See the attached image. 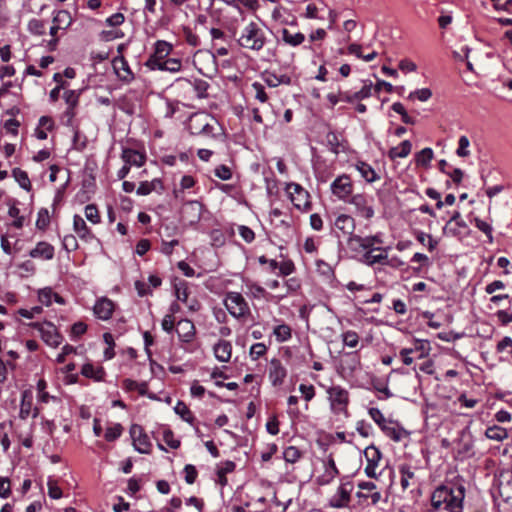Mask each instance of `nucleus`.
Here are the masks:
<instances>
[{
    "mask_svg": "<svg viewBox=\"0 0 512 512\" xmlns=\"http://www.w3.org/2000/svg\"><path fill=\"white\" fill-rule=\"evenodd\" d=\"M339 474V470H335V473L332 470L325 469L324 473L317 477L316 482L318 485L324 486L330 484L333 479Z\"/></svg>",
    "mask_w": 512,
    "mask_h": 512,
    "instance_id": "nucleus-55",
    "label": "nucleus"
},
{
    "mask_svg": "<svg viewBox=\"0 0 512 512\" xmlns=\"http://www.w3.org/2000/svg\"><path fill=\"white\" fill-rule=\"evenodd\" d=\"M381 430L386 436L396 442H399L405 435H407V431L404 428L391 420L387 421Z\"/></svg>",
    "mask_w": 512,
    "mask_h": 512,
    "instance_id": "nucleus-21",
    "label": "nucleus"
},
{
    "mask_svg": "<svg viewBox=\"0 0 512 512\" xmlns=\"http://www.w3.org/2000/svg\"><path fill=\"white\" fill-rule=\"evenodd\" d=\"M173 46L164 40H157L154 44V53L151 56L166 58L172 51Z\"/></svg>",
    "mask_w": 512,
    "mask_h": 512,
    "instance_id": "nucleus-34",
    "label": "nucleus"
},
{
    "mask_svg": "<svg viewBox=\"0 0 512 512\" xmlns=\"http://www.w3.org/2000/svg\"><path fill=\"white\" fill-rule=\"evenodd\" d=\"M122 432H123L122 425L119 423H116L110 427H107L105 434H104V438L108 442H113L121 436Z\"/></svg>",
    "mask_w": 512,
    "mask_h": 512,
    "instance_id": "nucleus-45",
    "label": "nucleus"
},
{
    "mask_svg": "<svg viewBox=\"0 0 512 512\" xmlns=\"http://www.w3.org/2000/svg\"><path fill=\"white\" fill-rule=\"evenodd\" d=\"M32 327L39 332L42 340L47 345H49L51 347H58L61 344L63 337L57 331L54 324H52L50 322H44V323L36 322V323L32 324Z\"/></svg>",
    "mask_w": 512,
    "mask_h": 512,
    "instance_id": "nucleus-5",
    "label": "nucleus"
},
{
    "mask_svg": "<svg viewBox=\"0 0 512 512\" xmlns=\"http://www.w3.org/2000/svg\"><path fill=\"white\" fill-rule=\"evenodd\" d=\"M465 488L462 485L451 488V495L446 501V509L449 512H462Z\"/></svg>",
    "mask_w": 512,
    "mask_h": 512,
    "instance_id": "nucleus-11",
    "label": "nucleus"
},
{
    "mask_svg": "<svg viewBox=\"0 0 512 512\" xmlns=\"http://www.w3.org/2000/svg\"><path fill=\"white\" fill-rule=\"evenodd\" d=\"M485 436L490 440L503 441L508 437V432L503 427L493 425L486 429Z\"/></svg>",
    "mask_w": 512,
    "mask_h": 512,
    "instance_id": "nucleus-33",
    "label": "nucleus"
},
{
    "mask_svg": "<svg viewBox=\"0 0 512 512\" xmlns=\"http://www.w3.org/2000/svg\"><path fill=\"white\" fill-rule=\"evenodd\" d=\"M359 240H361V236L356 235L354 233L348 236L347 247L349 248L350 251L355 253H360L361 251H363L362 243Z\"/></svg>",
    "mask_w": 512,
    "mask_h": 512,
    "instance_id": "nucleus-54",
    "label": "nucleus"
},
{
    "mask_svg": "<svg viewBox=\"0 0 512 512\" xmlns=\"http://www.w3.org/2000/svg\"><path fill=\"white\" fill-rule=\"evenodd\" d=\"M81 374L95 381H102L105 376L103 367H94L91 363H86L81 368Z\"/></svg>",
    "mask_w": 512,
    "mask_h": 512,
    "instance_id": "nucleus-29",
    "label": "nucleus"
},
{
    "mask_svg": "<svg viewBox=\"0 0 512 512\" xmlns=\"http://www.w3.org/2000/svg\"><path fill=\"white\" fill-rule=\"evenodd\" d=\"M82 90H67L64 92L63 98L67 104V108H74L79 104V97Z\"/></svg>",
    "mask_w": 512,
    "mask_h": 512,
    "instance_id": "nucleus-41",
    "label": "nucleus"
},
{
    "mask_svg": "<svg viewBox=\"0 0 512 512\" xmlns=\"http://www.w3.org/2000/svg\"><path fill=\"white\" fill-rule=\"evenodd\" d=\"M121 158L129 166L141 167L144 165L146 157L144 154L131 148H123Z\"/></svg>",
    "mask_w": 512,
    "mask_h": 512,
    "instance_id": "nucleus-17",
    "label": "nucleus"
},
{
    "mask_svg": "<svg viewBox=\"0 0 512 512\" xmlns=\"http://www.w3.org/2000/svg\"><path fill=\"white\" fill-rule=\"evenodd\" d=\"M264 82L269 87H277L281 84L290 85L292 80L291 77L283 74V75H276L274 73L265 72L263 75Z\"/></svg>",
    "mask_w": 512,
    "mask_h": 512,
    "instance_id": "nucleus-30",
    "label": "nucleus"
},
{
    "mask_svg": "<svg viewBox=\"0 0 512 512\" xmlns=\"http://www.w3.org/2000/svg\"><path fill=\"white\" fill-rule=\"evenodd\" d=\"M273 334L279 343H283L292 337V330L289 325L283 323L274 328Z\"/></svg>",
    "mask_w": 512,
    "mask_h": 512,
    "instance_id": "nucleus-38",
    "label": "nucleus"
},
{
    "mask_svg": "<svg viewBox=\"0 0 512 512\" xmlns=\"http://www.w3.org/2000/svg\"><path fill=\"white\" fill-rule=\"evenodd\" d=\"M33 393L30 389H26L21 393V403L19 417L23 420L27 419L32 412Z\"/></svg>",
    "mask_w": 512,
    "mask_h": 512,
    "instance_id": "nucleus-23",
    "label": "nucleus"
},
{
    "mask_svg": "<svg viewBox=\"0 0 512 512\" xmlns=\"http://www.w3.org/2000/svg\"><path fill=\"white\" fill-rule=\"evenodd\" d=\"M267 352V346L264 343L258 342L251 346L249 355L252 360H258L263 357Z\"/></svg>",
    "mask_w": 512,
    "mask_h": 512,
    "instance_id": "nucleus-50",
    "label": "nucleus"
},
{
    "mask_svg": "<svg viewBox=\"0 0 512 512\" xmlns=\"http://www.w3.org/2000/svg\"><path fill=\"white\" fill-rule=\"evenodd\" d=\"M176 333L181 342L190 343L195 338L196 328L191 320L185 318L177 323Z\"/></svg>",
    "mask_w": 512,
    "mask_h": 512,
    "instance_id": "nucleus-12",
    "label": "nucleus"
},
{
    "mask_svg": "<svg viewBox=\"0 0 512 512\" xmlns=\"http://www.w3.org/2000/svg\"><path fill=\"white\" fill-rule=\"evenodd\" d=\"M224 306L230 315L236 319L245 318L251 313L248 302L239 292H228L224 299Z\"/></svg>",
    "mask_w": 512,
    "mask_h": 512,
    "instance_id": "nucleus-2",
    "label": "nucleus"
},
{
    "mask_svg": "<svg viewBox=\"0 0 512 512\" xmlns=\"http://www.w3.org/2000/svg\"><path fill=\"white\" fill-rule=\"evenodd\" d=\"M12 175L21 188H23L26 191H30L32 189V185L27 172L23 171L20 168H14L12 170Z\"/></svg>",
    "mask_w": 512,
    "mask_h": 512,
    "instance_id": "nucleus-37",
    "label": "nucleus"
},
{
    "mask_svg": "<svg viewBox=\"0 0 512 512\" xmlns=\"http://www.w3.org/2000/svg\"><path fill=\"white\" fill-rule=\"evenodd\" d=\"M164 65V71L169 72H178L181 70L182 63L181 60L176 58H169L163 62Z\"/></svg>",
    "mask_w": 512,
    "mask_h": 512,
    "instance_id": "nucleus-61",
    "label": "nucleus"
},
{
    "mask_svg": "<svg viewBox=\"0 0 512 512\" xmlns=\"http://www.w3.org/2000/svg\"><path fill=\"white\" fill-rule=\"evenodd\" d=\"M85 217L93 224H98L100 222V215L96 205L88 204L85 207Z\"/></svg>",
    "mask_w": 512,
    "mask_h": 512,
    "instance_id": "nucleus-52",
    "label": "nucleus"
},
{
    "mask_svg": "<svg viewBox=\"0 0 512 512\" xmlns=\"http://www.w3.org/2000/svg\"><path fill=\"white\" fill-rule=\"evenodd\" d=\"M75 115H76V111L74 108H66V110L63 112L62 117H61L62 124L71 129L76 127L77 125H75V123H74Z\"/></svg>",
    "mask_w": 512,
    "mask_h": 512,
    "instance_id": "nucleus-53",
    "label": "nucleus"
},
{
    "mask_svg": "<svg viewBox=\"0 0 512 512\" xmlns=\"http://www.w3.org/2000/svg\"><path fill=\"white\" fill-rule=\"evenodd\" d=\"M368 413L380 429L387 423V420L378 408L372 407L368 410Z\"/></svg>",
    "mask_w": 512,
    "mask_h": 512,
    "instance_id": "nucleus-59",
    "label": "nucleus"
},
{
    "mask_svg": "<svg viewBox=\"0 0 512 512\" xmlns=\"http://www.w3.org/2000/svg\"><path fill=\"white\" fill-rule=\"evenodd\" d=\"M412 150V143L409 140H404L400 143L397 147H392L388 151V157L391 160H394L396 158H405L407 157Z\"/></svg>",
    "mask_w": 512,
    "mask_h": 512,
    "instance_id": "nucleus-27",
    "label": "nucleus"
},
{
    "mask_svg": "<svg viewBox=\"0 0 512 512\" xmlns=\"http://www.w3.org/2000/svg\"><path fill=\"white\" fill-rule=\"evenodd\" d=\"M73 228L81 239L92 238V232L87 226L85 220L80 215H74L73 217Z\"/></svg>",
    "mask_w": 512,
    "mask_h": 512,
    "instance_id": "nucleus-28",
    "label": "nucleus"
},
{
    "mask_svg": "<svg viewBox=\"0 0 512 512\" xmlns=\"http://www.w3.org/2000/svg\"><path fill=\"white\" fill-rule=\"evenodd\" d=\"M174 412L179 415L183 421L193 424L195 417L184 402L178 401L174 407Z\"/></svg>",
    "mask_w": 512,
    "mask_h": 512,
    "instance_id": "nucleus-36",
    "label": "nucleus"
},
{
    "mask_svg": "<svg viewBox=\"0 0 512 512\" xmlns=\"http://www.w3.org/2000/svg\"><path fill=\"white\" fill-rule=\"evenodd\" d=\"M112 65L120 81L125 83H131L134 80V74L131 71L129 64L127 60L124 58V56H116L112 60Z\"/></svg>",
    "mask_w": 512,
    "mask_h": 512,
    "instance_id": "nucleus-10",
    "label": "nucleus"
},
{
    "mask_svg": "<svg viewBox=\"0 0 512 512\" xmlns=\"http://www.w3.org/2000/svg\"><path fill=\"white\" fill-rule=\"evenodd\" d=\"M342 341L345 346L354 348L359 343V336L355 331L349 330L342 334Z\"/></svg>",
    "mask_w": 512,
    "mask_h": 512,
    "instance_id": "nucleus-51",
    "label": "nucleus"
},
{
    "mask_svg": "<svg viewBox=\"0 0 512 512\" xmlns=\"http://www.w3.org/2000/svg\"><path fill=\"white\" fill-rule=\"evenodd\" d=\"M332 411L335 414H347V406L349 403V394L346 389L341 386H332L327 390Z\"/></svg>",
    "mask_w": 512,
    "mask_h": 512,
    "instance_id": "nucleus-4",
    "label": "nucleus"
},
{
    "mask_svg": "<svg viewBox=\"0 0 512 512\" xmlns=\"http://www.w3.org/2000/svg\"><path fill=\"white\" fill-rule=\"evenodd\" d=\"M364 455L366 457L367 463H372V464H377V465L379 464V461L382 458L381 451L378 448H376L374 445H370V446L366 447V449L364 450Z\"/></svg>",
    "mask_w": 512,
    "mask_h": 512,
    "instance_id": "nucleus-43",
    "label": "nucleus"
},
{
    "mask_svg": "<svg viewBox=\"0 0 512 512\" xmlns=\"http://www.w3.org/2000/svg\"><path fill=\"white\" fill-rule=\"evenodd\" d=\"M472 222L480 231H482L487 236L488 242L492 243L493 242L492 226L489 223H487L486 221L480 219L479 217H474Z\"/></svg>",
    "mask_w": 512,
    "mask_h": 512,
    "instance_id": "nucleus-42",
    "label": "nucleus"
},
{
    "mask_svg": "<svg viewBox=\"0 0 512 512\" xmlns=\"http://www.w3.org/2000/svg\"><path fill=\"white\" fill-rule=\"evenodd\" d=\"M71 130L73 132V148L78 151H83L87 146V137L80 131L78 126L72 128Z\"/></svg>",
    "mask_w": 512,
    "mask_h": 512,
    "instance_id": "nucleus-39",
    "label": "nucleus"
},
{
    "mask_svg": "<svg viewBox=\"0 0 512 512\" xmlns=\"http://www.w3.org/2000/svg\"><path fill=\"white\" fill-rule=\"evenodd\" d=\"M334 227L341 232L343 236H350L354 233L356 224L355 219L347 214H340L334 221Z\"/></svg>",
    "mask_w": 512,
    "mask_h": 512,
    "instance_id": "nucleus-15",
    "label": "nucleus"
},
{
    "mask_svg": "<svg viewBox=\"0 0 512 512\" xmlns=\"http://www.w3.org/2000/svg\"><path fill=\"white\" fill-rule=\"evenodd\" d=\"M129 433L135 450L141 454H149L152 444L143 427L139 424H132Z\"/></svg>",
    "mask_w": 512,
    "mask_h": 512,
    "instance_id": "nucleus-6",
    "label": "nucleus"
},
{
    "mask_svg": "<svg viewBox=\"0 0 512 512\" xmlns=\"http://www.w3.org/2000/svg\"><path fill=\"white\" fill-rule=\"evenodd\" d=\"M287 376V369L283 366L282 362L273 358L269 366V379L273 386H280L283 384Z\"/></svg>",
    "mask_w": 512,
    "mask_h": 512,
    "instance_id": "nucleus-13",
    "label": "nucleus"
},
{
    "mask_svg": "<svg viewBox=\"0 0 512 512\" xmlns=\"http://www.w3.org/2000/svg\"><path fill=\"white\" fill-rule=\"evenodd\" d=\"M266 43L264 31L255 22H250L242 30L238 44L245 49L259 51Z\"/></svg>",
    "mask_w": 512,
    "mask_h": 512,
    "instance_id": "nucleus-1",
    "label": "nucleus"
},
{
    "mask_svg": "<svg viewBox=\"0 0 512 512\" xmlns=\"http://www.w3.org/2000/svg\"><path fill=\"white\" fill-rule=\"evenodd\" d=\"M272 18L283 25L296 26L298 24L297 18L283 7H276L272 12Z\"/></svg>",
    "mask_w": 512,
    "mask_h": 512,
    "instance_id": "nucleus-24",
    "label": "nucleus"
},
{
    "mask_svg": "<svg viewBox=\"0 0 512 512\" xmlns=\"http://www.w3.org/2000/svg\"><path fill=\"white\" fill-rule=\"evenodd\" d=\"M352 481L342 482L339 486L337 493L331 498L330 505L334 508L346 507L350 501V496L353 491Z\"/></svg>",
    "mask_w": 512,
    "mask_h": 512,
    "instance_id": "nucleus-9",
    "label": "nucleus"
},
{
    "mask_svg": "<svg viewBox=\"0 0 512 512\" xmlns=\"http://www.w3.org/2000/svg\"><path fill=\"white\" fill-rule=\"evenodd\" d=\"M72 23L71 14L67 10H59L54 14L53 24L60 29H67Z\"/></svg>",
    "mask_w": 512,
    "mask_h": 512,
    "instance_id": "nucleus-32",
    "label": "nucleus"
},
{
    "mask_svg": "<svg viewBox=\"0 0 512 512\" xmlns=\"http://www.w3.org/2000/svg\"><path fill=\"white\" fill-rule=\"evenodd\" d=\"M282 41L291 47H297L305 41V35L301 32L291 33L287 28H282L280 31Z\"/></svg>",
    "mask_w": 512,
    "mask_h": 512,
    "instance_id": "nucleus-26",
    "label": "nucleus"
},
{
    "mask_svg": "<svg viewBox=\"0 0 512 512\" xmlns=\"http://www.w3.org/2000/svg\"><path fill=\"white\" fill-rule=\"evenodd\" d=\"M451 495V488L446 485L438 486L432 493L431 505L435 509H439L442 504H446L447 499Z\"/></svg>",
    "mask_w": 512,
    "mask_h": 512,
    "instance_id": "nucleus-20",
    "label": "nucleus"
},
{
    "mask_svg": "<svg viewBox=\"0 0 512 512\" xmlns=\"http://www.w3.org/2000/svg\"><path fill=\"white\" fill-rule=\"evenodd\" d=\"M184 80L193 88V91L195 92L196 96L199 99L207 98V90L209 88V84L207 81L199 78H195L193 80Z\"/></svg>",
    "mask_w": 512,
    "mask_h": 512,
    "instance_id": "nucleus-31",
    "label": "nucleus"
},
{
    "mask_svg": "<svg viewBox=\"0 0 512 512\" xmlns=\"http://www.w3.org/2000/svg\"><path fill=\"white\" fill-rule=\"evenodd\" d=\"M348 202L356 208L357 212L366 219H371L374 216V209L367 204V198L363 194H356L351 196Z\"/></svg>",
    "mask_w": 512,
    "mask_h": 512,
    "instance_id": "nucleus-14",
    "label": "nucleus"
},
{
    "mask_svg": "<svg viewBox=\"0 0 512 512\" xmlns=\"http://www.w3.org/2000/svg\"><path fill=\"white\" fill-rule=\"evenodd\" d=\"M301 455V451L295 446H288L283 451V458L288 463H296Z\"/></svg>",
    "mask_w": 512,
    "mask_h": 512,
    "instance_id": "nucleus-44",
    "label": "nucleus"
},
{
    "mask_svg": "<svg viewBox=\"0 0 512 512\" xmlns=\"http://www.w3.org/2000/svg\"><path fill=\"white\" fill-rule=\"evenodd\" d=\"M252 88L255 91V98L259 100L261 103H265L268 101V95L265 92L264 86L259 82H254L252 84Z\"/></svg>",
    "mask_w": 512,
    "mask_h": 512,
    "instance_id": "nucleus-62",
    "label": "nucleus"
},
{
    "mask_svg": "<svg viewBox=\"0 0 512 512\" xmlns=\"http://www.w3.org/2000/svg\"><path fill=\"white\" fill-rule=\"evenodd\" d=\"M470 141L467 136L462 135L458 140V148L456 149V155L458 157H468L470 155L469 151Z\"/></svg>",
    "mask_w": 512,
    "mask_h": 512,
    "instance_id": "nucleus-48",
    "label": "nucleus"
},
{
    "mask_svg": "<svg viewBox=\"0 0 512 512\" xmlns=\"http://www.w3.org/2000/svg\"><path fill=\"white\" fill-rule=\"evenodd\" d=\"M379 252V254H374V251H366L363 253L360 261L368 266L375 264L385 265V263H388V251Z\"/></svg>",
    "mask_w": 512,
    "mask_h": 512,
    "instance_id": "nucleus-22",
    "label": "nucleus"
},
{
    "mask_svg": "<svg viewBox=\"0 0 512 512\" xmlns=\"http://www.w3.org/2000/svg\"><path fill=\"white\" fill-rule=\"evenodd\" d=\"M62 245H63V248L68 252L74 251L78 248L77 239L72 234L64 236V238L62 240Z\"/></svg>",
    "mask_w": 512,
    "mask_h": 512,
    "instance_id": "nucleus-64",
    "label": "nucleus"
},
{
    "mask_svg": "<svg viewBox=\"0 0 512 512\" xmlns=\"http://www.w3.org/2000/svg\"><path fill=\"white\" fill-rule=\"evenodd\" d=\"M175 295L177 300L186 303L188 301V290L185 282L175 284Z\"/></svg>",
    "mask_w": 512,
    "mask_h": 512,
    "instance_id": "nucleus-63",
    "label": "nucleus"
},
{
    "mask_svg": "<svg viewBox=\"0 0 512 512\" xmlns=\"http://www.w3.org/2000/svg\"><path fill=\"white\" fill-rule=\"evenodd\" d=\"M356 169L361 176L368 182L373 183L380 179L379 174L372 168V166L364 161H358L355 164Z\"/></svg>",
    "mask_w": 512,
    "mask_h": 512,
    "instance_id": "nucleus-25",
    "label": "nucleus"
},
{
    "mask_svg": "<svg viewBox=\"0 0 512 512\" xmlns=\"http://www.w3.org/2000/svg\"><path fill=\"white\" fill-rule=\"evenodd\" d=\"M54 247L48 242H38L36 247L29 252L32 258H42L45 260H51L54 257Z\"/></svg>",
    "mask_w": 512,
    "mask_h": 512,
    "instance_id": "nucleus-18",
    "label": "nucleus"
},
{
    "mask_svg": "<svg viewBox=\"0 0 512 512\" xmlns=\"http://www.w3.org/2000/svg\"><path fill=\"white\" fill-rule=\"evenodd\" d=\"M94 314L101 320H108L112 317L114 304L108 298L98 300L94 305Z\"/></svg>",
    "mask_w": 512,
    "mask_h": 512,
    "instance_id": "nucleus-16",
    "label": "nucleus"
},
{
    "mask_svg": "<svg viewBox=\"0 0 512 512\" xmlns=\"http://www.w3.org/2000/svg\"><path fill=\"white\" fill-rule=\"evenodd\" d=\"M285 191L297 210L307 212L311 209L310 195L300 184L294 182L288 183L285 187Z\"/></svg>",
    "mask_w": 512,
    "mask_h": 512,
    "instance_id": "nucleus-3",
    "label": "nucleus"
},
{
    "mask_svg": "<svg viewBox=\"0 0 512 512\" xmlns=\"http://www.w3.org/2000/svg\"><path fill=\"white\" fill-rule=\"evenodd\" d=\"M54 291L50 287L43 288L38 293L39 301L46 306H50L52 304Z\"/></svg>",
    "mask_w": 512,
    "mask_h": 512,
    "instance_id": "nucleus-56",
    "label": "nucleus"
},
{
    "mask_svg": "<svg viewBox=\"0 0 512 512\" xmlns=\"http://www.w3.org/2000/svg\"><path fill=\"white\" fill-rule=\"evenodd\" d=\"M399 473L401 475V487L406 490L409 487V479L414 478V472L410 465L402 464L399 466Z\"/></svg>",
    "mask_w": 512,
    "mask_h": 512,
    "instance_id": "nucleus-40",
    "label": "nucleus"
},
{
    "mask_svg": "<svg viewBox=\"0 0 512 512\" xmlns=\"http://www.w3.org/2000/svg\"><path fill=\"white\" fill-rule=\"evenodd\" d=\"M50 223V215L49 211L46 208H41L38 211L37 220H36V227L39 230H46Z\"/></svg>",
    "mask_w": 512,
    "mask_h": 512,
    "instance_id": "nucleus-47",
    "label": "nucleus"
},
{
    "mask_svg": "<svg viewBox=\"0 0 512 512\" xmlns=\"http://www.w3.org/2000/svg\"><path fill=\"white\" fill-rule=\"evenodd\" d=\"M214 174L216 177L224 181L232 178L231 169L224 164L217 166L214 170Z\"/></svg>",
    "mask_w": 512,
    "mask_h": 512,
    "instance_id": "nucleus-60",
    "label": "nucleus"
},
{
    "mask_svg": "<svg viewBox=\"0 0 512 512\" xmlns=\"http://www.w3.org/2000/svg\"><path fill=\"white\" fill-rule=\"evenodd\" d=\"M214 355L220 362H228L232 354V345L227 340H219L213 347Z\"/></svg>",
    "mask_w": 512,
    "mask_h": 512,
    "instance_id": "nucleus-19",
    "label": "nucleus"
},
{
    "mask_svg": "<svg viewBox=\"0 0 512 512\" xmlns=\"http://www.w3.org/2000/svg\"><path fill=\"white\" fill-rule=\"evenodd\" d=\"M331 192L338 199L346 201L349 197L351 198L353 192V183L351 178L347 174H342L338 176L331 183Z\"/></svg>",
    "mask_w": 512,
    "mask_h": 512,
    "instance_id": "nucleus-7",
    "label": "nucleus"
},
{
    "mask_svg": "<svg viewBox=\"0 0 512 512\" xmlns=\"http://www.w3.org/2000/svg\"><path fill=\"white\" fill-rule=\"evenodd\" d=\"M184 474H185V482L187 484H193L196 481V478L198 476L197 469L192 464H187L184 467Z\"/></svg>",
    "mask_w": 512,
    "mask_h": 512,
    "instance_id": "nucleus-58",
    "label": "nucleus"
},
{
    "mask_svg": "<svg viewBox=\"0 0 512 512\" xmlns=\"http://www.w3.org/2000/svg\"><path fill=\"white\" fill-rule=\"evenodd\" d=\"M28 30L34 35H44L46 32L45 22L40 19H31L28 22Z\"/></svg>",
    "mask_w": 512,
    "mask_h": 512,
    "instance_id": "nucleus-46",
    "label": "nucleus"
},
{
    "mask_svg": "<svg viewBox=\"0 0 512 512\" xmlns=\"http://www.w3.org/2000/svg\"><path fill=\"white\" fill-rule=\"evenodd\" d=\"M432 97V91L429 88L417 89L408 95L409 100L418 99L421 102L428 101Z\"/></svg>",
    "mask_w": 512,
    "mask_h": 512,
    "instance_id": "nucleus-49",
    "label": "nucleus"
},
{
    "mask_svg": "<svg viewBox=\"0 0 512 512\" xmlns=\"http://www.w3.org/2000/svg\"><path fill=\"white\" fill-rule=\"evenodd\" d=\"M188 130L192 135H213L214 127L208 122V115L194 114L190 118Z\"/></svg>",
    "mask_w": 512,
    "mask_h": 512,
    "instance_id": "nucleus-8",
    "label": "nucleus"
},
{
    "mask_svg": "<svg viewBox=\"0 0 512 512\" xmlns=\"http://www.w3.org/2000/svg\"><path fill=\"white\" fill-rule=\"evenodd\" d=\"M434 157V152L431 148L426 147L416 153L415 162L417 166L427 167Z\"/></svg>",
    "mask_w": 512,
    "mask_h": 512,
    "instance_id": "nucleus-35",
    "label": "nucleus"
},
{
    "mask_svg": "<svg viewBox=\"0 0 512 512\" xmlns=\"http://www.w3.org/2000/svg\"><path fill=\"white\" fill-rule=\"evenodd\" d=\"M163 440L164 442L172 449H177L180 447V440L174 438V433L170 429H166L163 432Z\"/></svg>",
    "mask_w": 512,
    "mask_h": 512,
    "instance_id": "nucleus-57",
    "label": "nucleus"
}]
</instances>
